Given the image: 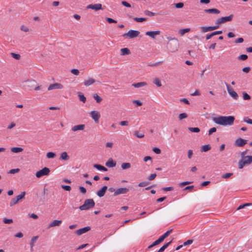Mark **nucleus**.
<instances>
[{
	"label": "nucleus",
	"instance_id": "f257e3e1",
	"mask_svg": "<svg viewBox=\"0 0 252 252\" xmlns=\"http://www.w3.org/2000/svg\"><path fill=\"white\" fill-rule=\"evenodd\" d=\"M234 120L235 118L232 116H220L213 118V121L214 123L221 126H231L234 124Z\"/></svg>",
	"mask_w": 252,
	"mask_h": 252
},
{
	"label": "nucleus",
	"instance_id": "f03ea898",
	"mask_svg": "<svg viewBox=\"0 0 252 252\" xmlns=\"http://www.w3.org/2000/svg\"><path fill=\"white\" fill-rule=\"evenodd\" d=\"M179 47V43L177 39L172 38L171 41L167 44L168 50L172 53L177 51Z\"/></svg>",
	"mask_w": 252,
	"mask_h": 252
},
{
	"label": "nucleus",
	"instance_id": "7ed1b4c3",
	"mask_svg": "<svg viewBox=\"0 0 252 252\" xmlns=\"http://www.w3.org/2000/svg\"><path fill=\"white\" fill-rule=\"evenodd\" d=\"M95 205V202L93 199H87L85 200L84 204L79 207L80 210H89Z\"/></svg>",
	"mask_w": 252,
	"mask_h": 252
},
{
	"label": "nucleus",
	"instance_id": "20e7f679",
	"mask_svg": "<svg viewBox=\"0 0 252 252\" xmlns=\"http://www.w3.org/2000/svg\"><path fill=\"white\" fill-rule=\"evenodd\" d=\"M36 82L34 80H28L23 82V88L27 90H32L36 86Z\"/></svg>",
	"mask_w": 252,
	"mask_h": 252
},
{
	"label": "nucleus",
	"instance_id": "39448f33",
	"mask_svg": "<svg viewBox=\"0 0 252 252\" xmlns=\"http://www.w3.org/2000/svg\"><path fill=\"white\" fill-rule=\"evenodd\" d=\"M252 162V156L244 157L243 159L240 160L238 162L239 168L242 169L247 164H250Z\"/></svg>",
	"mask_w": 252,
	"mask_h": 252
},
{
	"label": "nucleus",
	"instance_id": "423d86ee",
	"mask_svg": "<svg viewBox=\"0 0 252 252\" xmlns=\"http://www.w3.org/2000/svg\"><path fill=\"white\" fill-rule=\"evenodd\" d=\"M139 34V31L130 30L127 32L125 33L123 36L125 38H133L137 37Z\"/></svg>",
	"mask_w": 252,
	"mask_h": 252
},
{
	"label": "nucleus",
	"instance_id": "0eeeda50",
	"mask_svg": "<svg viewBox=\"0 0 252 252\" xmlns=\"http://www.w3.org/2000/svg\"><path fill=\"white\" fill-rule=\"evenodd\" d=\"M234 17L233 14H230L228 16L222 17L218 19L216 21V24L219 26L220 25L227 22L231 21Z\"/></svg>",
	"mask_w": 252,
	"mask_h": 252
},
{
	"label": "nucleus",
	"instance_id": "6e6552de",
	"mask_svg": "<svg viewBox=\"0 0 252 252\" xmlns=\"http://www.w3.org/2000/svg\"><path fill=\"white\" fill-rule=\"evenodd\" d=\"M50 172V169L48 167H45L41 170L38 171L36 173L35 176L37 178H39L43 176L48 175L49 174Z\"/></svg>",
	"mask_w": 252,
	"mask_h": 252
},
{
	"label": "nucleus",
	"instance_id": "1a4fd4ad",
	"mask_svg": "<svg viewBox=\"0 0 252 252\" xmlns=\"http://www.w3.org/2000/svg\"><path fill=\"white\" fill-rule=\"evenodd\" d=\"M89 114L96 124L99 123V120L100 118V114L99 112L97 111H92L89 113Z\"/></svg>",
	"mask_w": 252,
	"mask_h": 252
},
{
	"label": "nucleus",
	"instance_id": "9d476101",
	"mask_svg": "<svg viewBox=\"0 0 252 252\" xmlns=\"http://www.w3.org/2000/svg\"><path fill=\"white\" fill-rule=\"evenodd\" d=\"M227 90L230 95L233 97L234 99H237L238 98V95L236 92L233 89V88L228 84H226Z\"/></svg>",
	"mask_w": 252,
	"mask_h": 252
},
{
	"label": "nucleus",
	"instance_id": "9b49d317",
	"mask_svg": "<svg viewBox=\"0 0 252 252\" xmlns=\"http://www.w3.org/2000/svg\"><path fill=\"white\" fill-rule=\"evenodd\" d=\"M94 83H97V84H100L101 83L99 81L95 80L93 78H89L87 80H86L84 81L83 84L85 86H89Z\"/></svg>",
	"mask_w": 252,
	"mask_h": 252
},
{
	"label": "nucleus",
	"instance_id": "f8f14e48",
	"mask_svg": "<svg viewBox=\"0 0 252 252\" xmlns=\"http://www.w3.org/2000/svg\"><path fill=\"white\" fill-rule=\"evenodd\" d=\"M219 26H209V27H201V32H206L209 31H212L218 29Z\"/></svg>",
	"mask_w": 252,
	"mask_h": 252
},
{
	"label": "nucleus",
	"instance_id": "ddd939ff",
	"mask_svg": "<svg viewBox=\"0 0 252 252\" xmlns=\"http://www.w3.org/2000/svg\"><path fill=\"white\" fill-rule=\"evenodd\" d=\"M129 189L126 188H121L117 189L114 193V196H117L121 194L126 193Z\"/></svg>",
	"mask_w": 252,
	"mask_h": 252
},
{
	"label": "nucleus",
	"instance_id": "4468645a",
	"mask_svg": "<svg viewBox=\"0 0 252 252\" xmlns=\"http://www.w3.org/2000/svg\"><path fill=\"white\" fill-rule=\"evenodd\" d=\"M62 88H63V86L61 84L56 83L50 85L48 88V90L50 91L54 89H61Z\"/></svg>",
	"mask_w": 252,
	"mask_h": 252
},
{
	"label": "nucleus",
	"instance_id": "2eb2a0df",
	"mask_svg": "<svg viewBox=\"0 0 252 252\" xmlns=\"http://www.w3.org/2000/svg\"><path fill=\"white\" fill-rule=\"evenodd\" d=\"M87 8L91 9L97 11L98 10L102 9V5L100 3H97L94 4H89L87 6Z\"/></svg>",
	"mask_w": 252,
	"mask_h": 252
},
{
	"label": "nucleus",
	"instance_id": "dca6fc26",
	"mask_svg": "<svg viewBox=\"0 0 252 252\" xmlns=\"http://www.w3.org/2000/svg\"><path fill=\"white\" fill-rule=\"evenodd\" d=\"M91 230L90 226H87L77 230L75 233L78 235H81Z\"/></svg>",
	"mask_w": 252,
	"mask_h": 252
},
{
	"label": "nucleus",
	"instance_id": "f3484780",
	"mask_svg": "<svg viewBox=\"0 0 252 252\" xmlns=\"http://www.w3.org/2000/svg\"><path fill=\"white\" fill-rule=\"evenodd\" d=\"M160 34V31H148L146 32L145 34L150 36L152 38H155L156 36Z\"/></svg>",
	"mask_w": 252,
	"mask_h": 252
},
{
	"label": "nucleus",
	"instance_id": "a211bd4d",
	"mask_svg": "<svg viewBox=\"0 0 252 252\" xmlns=\"http://www.w3.org/2000/svg\"><path fill=\"white\" fill-rule=\"evenodd\" d=\"M247 143V140L239 138L235 141V145L238 147H243Z\"/></svg>",
	"mask_w": 252,
	"mask_h": 252
},
{
	"label": "nucleus",
	"instance_id": "6ab92c4d",
	"mask_svg": "<svg viewBox=\"0 0 252 252\" xmlns=\"http://www.w3.org/2000/svg\"><path fill=\"white\" fill-rule=\"evenodd\" d=\"M85 127V125L84 124L78 125L73 126L71 128V130L73 131H76L78 130H83L84 129Z\"/></svg>",
	"mask_w": 252,
	"mask_h": 252
},
{
	"label": "nucleus",
	"instance_id": "aec40b11",
	"mask_svg": "<svg viewBox=\"0 0 252 252\" xmlns=\"http://www.w3.org/2000/svg\"><path fill=\"white\" fill-rule=\"evenodd\" d=\"M62 222V221L61 220H54L49 224L48 228L56 226H60Z\"/></svg>",
	"mask_w": 252,
	"mask_h": 252
},
{
	"label": "nucleus",
	"instance_id": "412c9836",
	"mask_svg": "<svg viewBox=\"0 0 252 252\" xmlns=\"http://www.w3.org/2000/svg\"><path fill=\"white\" fill-rule=\"evenodd\" d=\"M107 189V186H103L101 189H100L99 190H98L97 192V195L100 197L103 196L105 193V192H106Z\"/></svg>",
	"mask_w": 252,
	"mask_h": 252
},
{
	"label": "nucleus",
	"instance_id": "4be33fe9",
	"mask_svg": "<svg viewBox=\"0 0 252 252\" xmlns=\"http://www.w3.org/2000/svg\"><path fill=\"white\" fill-rule=\"evenodd\" d=\"M105 165L108 167H114L116 166V163L113 161L112 158H110L106 162Z\"/></svg>",
	"mask_w": 252,
	"mask_h": 252
},
{
	"label": "nucleus",
	"instance_id": "5701e85b",
	"mask_svg": "<svg viewBox=\"0 0 252 252\" xmlns=\"http://www.w3.org/2000/svg\"><path fill=\"white\" fill-rule=\"evenodd\" d=\"M173 229H171L167 231H166L164 234H163L162 236H161L159 238L160 239V240L163 242L164 240L167 238L172 232Z\"/></svg>",
	"mask_w": 252,
	"mask_h": 252
},
{
	"label": "nucleus",
	"instance_id": "b1692460",
	"mask_svg": "<svg viewBox=\"0 0 252 252\" xmlns=\"http://www.w3.org/2000/svg\"><path fill=\"white\" fill-rule=\"evenodd\" d=\"M204 11L207 13L219 14L220 13V11L216 8L205 9Z\"/></svg>",
	"mask_w": 252,
	"mask_h": 252
},
{
	"label": "nucleus",
	"instance_id": "393cba45",
	"mask_svg": "<svg viewBox=\"0 0 252 252\" xmlns=\"http://www.w3.org/2000/svg\"><path fill=\"white\" fill-rule=\"evenodd\" d=\"M60 158L61 160H67L69 159V157L66 152H64L61 153Z\"/></svg>",
	"mask_w": 252,
	"mask_h": 252
},
{
	"label": "nucleus",
	"instance_id": "a878e982",
	"mask_svg": "<svg viewBox=\"0 0 252 252\" xmlns=\"http://www.w3.org/2000/svg\"><path fill=\"white\" fill-rule=\"evenodd\" d=\"M147 83L145 82H138L132 84V86L135 88H140L147 85Z\"/></svg>",
	"mask_w": 252,
	"mask_h": 252
},
{
	"label": "nucleus",
	"instance_id": "bb28decb",
	"mask_svg": "<svg viewBox=\"0 0 252 252\" xmlns=\"http://www.w3.org/2000/svg\"><path fill=\"white\" fill-rule=\"evenodd\" d=\"M130 54V51L127 48H124L121 49V55L122 56L127 55Z\"/></svg>",
	"mask_w": 252,
	"mask_h": 252
},
{
	"label": "nucleus",
	"instance_id": "cd10ccee",
	"mask_svg": "<svg viewBox=\"0 0 252 252\" xmlns=\"http://www.w3.org/2000/svg\"><path fill=\"white\" fill-rule=\"evenodd\" d=\"M172 243V241L166 243L162 246L157 252H163Z\"/></svg>",
	"mask_w": 252,
	"mask_h": 252
},
{
	"label": "nucleus",
	"instance_id": "c85d7f7f",
	"mask_svg": "<svg viewBox=\"0 0 252 252\" xmlns=\"http://www.w3.org/2000/svg\"><path fill=\"white\" fill-rule=\"evenodd\" d=\"M38 236H34L32 238L31 243H30V246H31V251H32L33 250V247L34 246V243L36 241V240L38 239Z\"/></svg>",
	"mask_w": 252,
	"mask_h": 252
},
{
	"label": "nucleus",
	"instance_id": "c756f323",
	"mask_svg": "<svg viewBox=\"0 0 252 252\" xmlns=\"http://www.w3.org/2000/svg\"><path fill=\"white\" fill-rule=\"evenodd\" d=\"M23 151V149L21 147H13L11 149V151L14 153H18Z\"/></svg>",
	"mask_w": 252,
	"mask_h": 252
},
{
	"label": "nucleus",
	"instance_id": "7c9ffc66",
	"mask_svg": "<svg viewBox=\"0 0 252 252\" xmlns=\"http://www.w3.org/2000/svg\"><path fill=\"white\" fill-rule=\"evenodd\" d=\"M78 96L79 97V100L83 102V103H85L86 102V97L84 95V94L82 93H81L80 92L78 93Z\"/></svg>",
	"mask_w": 252,
	"mask_h": 252
},
{
	"label": "nucleus",
	"instance_id": "2f4dec72",
	"mask_svg": "<svg viewBox=\"0 0 252 252\" xmlns=\"http://www.w3.org/2000/svg\"><path fill=\"white\" fill-rule=\"evenodd\" d=\"M93 97L96 101V102L97 103H100L102 100V98L100 97L97 94H93Z\"/></svg>",
	"mask_w": 252,
	"mask_h": 252
},
{
	"label": "nucleus",
	"instance_id": "473e14b6",
	"mask_svg": "<svg viewBox=\"0 0 252 252\" xmlns=\"http://www.w3.org/2000/svg\"><path fill=\"white\" fill-rule=\"evenodd\" d=\"M211 149L210 145H205L201 147V151L202 152H206L210 150Z\"/></svg>",
	"mask_w": 252,
	"mask_h": 252
},
{
	"label": "nucleus",
	"instance_id": "72a5a7b5",
	"mask_svg": "<svg viewBox=\"0 0 252 252\" xmlns=\"http://www.w3.org/2000/svg\"><path fill=\"white\" fill-rule=\"evenodd\" d=\"M161 242H162V241L160 240V239L159 238H158V240H157L156 241L154 242L151 245H150L148 247V249H151L152 247H153L154 246H155L156 245L159 244Z\"/></svg>",
	"mask_w": 252,
	"mask_h": 252
},
{
	"label": "nucleus",
	"instance_id": "f704fd0d",
	"mask_svg": "<svg viewBox=\"0 0 252 252\" xmlns=\"http://www.w3.org/2000/svg\"><path fill=\"white\" fill-rule=\"evenodd\" d=\"M25 194H26V192L25 191H23L20 194L17 195L15 197V198L17 199V200L19 201L20 200L25 198Z\"/></svg>",
	"mask_w": 252,
	"mask_h": 252
},
{
	"label": "nucleus",
	"instance_id": "c9c22d12",
	"mask_svg": "<svg viewBox=\"0 0 252 252\" xmlns=\"http://www.w3.org/2000/svg\"><path fill=\"white\" fill-rule=\"evenodd\" d=\"M130 163L128 162L123 163L121 165V167L123 169H128L130 167Z\"/></svg>",
	"mask_w": 252,
	"mask_h": 252
},
{
	"label": "nucleus",
	"instance_id": "e433bc0d",
	"mask_svg": "<svg viewBox=\"0 0 252 252\" xmlns=\"http://www.w3.org/2000/svg\"><path fill=\"white\" fill-rule=\"evenodd\" d=\"M134 134L135 136H136L138 138H143L144 137V134L142 132H140L138 131H135Z\"/></svg>",
	"mask_w": 252,
	"mask_h": 252
},
{
	"label": "nucleus",
	"instance_id": "4c0bfd02",
	"mask_svg": "<svg viewBox=\"0 0 252 252\" xmlns=\"http://www.w3.org/2000/svg\"><path fill=\"white\" fill-rule=\"evenodd\" d=\"M133 19L134 21L137 22H143L147 21V19L146 18H137L134 17L133 18Z\"/></svg>",
	"mask_w": 252,
	"mask_h": 252
},
{
	"label": "nucleus",
	"instance_id": "58836bf2",
	"mask_svg": "<svg viewBox=\"0 0 252 252\" xmlns=\"http://www.w3.org/2000/svg\"><path fill=\"white\" fill-rule=\"evenodd\" d=\"M144 13L145 15L148 16L149 17H153L155 15V13L151 12L150 11H149L148 10H146L144 11Z\"/></svg>",
	"mask_w": 252,
	"mask_h": 252
},
{
	"label": "nucleus",
	"instance_id": "ea45409f",
	"mask_svg": "<svg viewBox=\"0 0 252 252\" xmlns=\"http://www.w3.org/2000/svg\"><path fill=\"white\" fill-rule=\"evenodd\" d=\"M46 157L48 158H53L56 157V154L53 152H48L46 154Z\"/></svg>",
	"mask_w": 252,
	"mask_h": 252
},
{
	"label": "nucleus",
	"instance_id": "a19ab883",
	"mask_svg": "<svg viewBox=\"0 0 252 252\" xmlns=\"http://www.w3.org/2000/svg\"><path fill=\"white\" fill-rule=\"evenodd\" d=\"M189 28H186V29H181L179 31V33L181 35H183L185 33L188 32L190 31Z\"/></svg>",
	"mask_w": 252,
	"mask_h": 252
},
{
	"label": "nucleus",
	"instance_id": "79ce46f5",
	"mask_svg": "<svg viewBox=\"0 0 252 252\" xmlns=\"http://www.w3.org/2000/svg\"><path fill=\"white\" fill-rule=\"evenodd\" d=\"M18 201L15 198H13L9 203V206L12 207L18 203Z\"/></svg>",
	"mask_w": 252,
	"mask_h": 252
},
{
	"label": "nucleus",
	"instance_id": "37998d69",
	"mask_svg": "<svg viewBox=\"0 0 252 252\" xmlns=\"http://www.w3.org/2000/svg\"><path fill=\"white\" fill-rule=\"evenodd\" d=\"M154 83L155 84H156L158 87H161V82L160 81V80L158 78H156L154 79Z\"/></svg>",
	"mask_w": 252,
	"mask_h": 252
},
{
	"label": "nucleus",
	"instance_id": "c03bdc74",
	"mask_svg": "<svg viewBox=\"0 0 252 252\" xmlns=\"http://www.w3.org/2000/svg\"><path fill=\"white\" fill-rule=\"evenodd\" d=\"M243 97L244 100H249L251 99V96L246 92H243Z\"/></svg>",
	"mask_w": 252,
	"mask_h": 252
},
{
	"label": "nucleus",
	"instance_id": "a18cd8bd",
	"mask_svg": "<svg viewBox=\"0 0 252 252\" xmlns=\"http://www.w3.org/2000/svg\"><path fill=\"white\" fill-rule=\"evenodd\" d=\"M3 222L5 224H10L13 222V220L11 219L4 218Z\"/></svg>",
	"mask_w": 252,
	"mask_h": 252
},
{
	"label": "nucleus",
	"instance_id": "49530a36",
	"mask_svg": "<svg viewBox=\"0 0 252 252\" xmlns=\"http://www.w3.org/2000/svg\"><path fill=\"white\" fill-rule=\"evenodd\" d=\"M189 129L192 132H199L200 131V129L198 127H189Z\"/></svg>",
	"mask_w": 252,
	"mask_h": 252
},
{
	"label": "nucleus",
	"instance_id": "de8ad7c7",
	"mask_svg": "<svg viewBox=\"0 0 252 252\" xmlns=\"http://www.w3.org/2000/svg\"><path fill=\"white\" fill-rule=\"evenodd\" d=\"M187 117L188 115L185 113H181L179 115V119L180 120H182L184 119L187 118Z\"/></svg>",
	"mask_w": 252,
	"mask_h": 252
},
{
	"label": "nucleus",
	"instance_id": "09e8293b",
	"mask_svg": "<svg viewBox=\"0 0 252 252\" xmlns=\"http://www.w3.org/2000/svg\"><path fill=\"white\" fill-rule=\"evenodd\" d=\"M248 59V56L245 54H242L238 57L239 60L245 61Z\"/></svg>",
	"mask_w": 252,
	"mask_h": 252
},
{
	"label": "nucleus",
	"instance_id": "8fccbe9b",
	"mask_svg": "<svg viewBox=\"0 0 252 252\" xmlns=\"http://www.w3.org/2000/svg\"><path fill=\"white\" fill-rule=\"evenodd\" d=\"M11 56L13 58H14L16 60H19L20 59V57H21L20 54H15V53H11Z\"/></svg>",
	"mask_w": 252,
	"mask_h": 252
},
{
	"label": "nucleus",
	"instance_id": "3c124183",
	"mask_svg": "<svg viewBox=\"0 0 252 252\" xmlns=\"http://www.w3.org/2000/svg\"><path fill=\"white\" fill-rule=\"evenodd\" d=\"M61 187L62 189H64L65 190H66V191H70L71 189V188L69 186L62 185Z\"/></svg>",
	"mask_w": 252,
	"mask_h": 252
},
{
	"label": "nucleus",
	"instance_id": "603ef678",
	"mask_svg": "<svg viewBox=\"0 0 252 252\" xmlns=\"http://www.w3.org/2000/svg\"><path fill=\"white\" fill-rule=\"evenodd\" d=\"M20 169L19 168L12 169L9 171L8 172L9 174H15L19 172Z\"/></svg>",
	"mask_w": 252,
	"mask_h": 252
},
{
	"label": "nucleus",
	"instance_id": "864d4df0",
	"mask_svg": "<svg viewBox=\"0 0 252 252\" xmlns=\"http://www.w3.org/2000/svg\"><path fill=\"white\" fill-rule=\"evenodd\" d=\"M232 175L233 173H225L222 176V178L224 179H228L230 178Z\"/></svg>",
	"mask_w": 252,
	"mask_h": 252
},
{
	"label": "nucleus",
	"instance_id": "5fc2aeb1",
	"mask_svg": "<svg viewBox=\"0 0 252 252\" xmlns=\"http://www.w3.org/2000/svg\"><path fill=\"white\" fill-rule=\"evenodd\" d=\"M149 183L148 182H146V181L142 182L139 183L138 186L140 187H143L147 186V185H149Z\"/></svg>",
	"mask_w": 252,
	"mask_h": 252
},
{
	"label": "nucleus",
	"instance_id": "6e6d98bb",
	"mask_svg": "<svg viewBox=\"0 0 252 252\" xmlns=\"http://www.w3.org/2000/svg\"><path fill=\"white\" fill-rule=\"evenodd\" d=\"M71 72L75 75H78L79 73V71L77 69H72L71 70Z\"/></svg>",
	"mask_w": 252,
	"mask_h": 252
},
{
	"label": "nucleus",
	"instance_id": "4d7b16f0",
	"mask_svg": "<svg viewBox=\"0 0 252 252\" xmlns=\"http://www.w3.org/2000/svg\"><path fill=\"white\" fill-rule=\"evenodd\" d=\"M191 183V182H188V181L183 182L180 183L179 184V186L180 187H183L185 185H187L190 184Z\"/></svg>",
	"mask_w": 252,
	"mask_h": 252
},
{
	"label": "nucleus",
	"instance_id": "13d9d810",
	"mask_svg": "<svg viewBox=\"0 0 252 252\" xmlns=\"http://www.w3.org/2000/svg\"><path fill=\"white\" fill-rule=\"evenodd\" d=\"M20 29L21 31H22L24 32H28L29 31V28L25 26L24 25H22Z\"/></svg>",
	"mask_w": 252,
	"mask_h": 252
},
{
	"label": "nucleus",
	"instance_id": "bf43d9fd",
	"mask_svg": "<svg viewBox=\"0 0 252 252\" xmlns=\"http://www.w3.org/2000/svg\"><path fill=\"white\" fill-rule=\"evenodd\" d=\"M157 176V174L156 173L152 174L150 176H149L148 179L150 181L153 180Z\"/></svg>",
	"mask_w": 252,
	"mask_h": 252
},
{
	"label": "nucleus",
	"instance_id": "052dcab7",
	"mask_svg": "<svg viewBox=\"0 0 252 252\" xmlns=\"http://www.w3.org/2000/svg\"><path fill=\"white\" fill-rule=\"evenodd\" d=\"M106 20L109 23H117V21H116L111 18H106Z\"/></svg>",
	"mask_w": 252,
	"mask_h": 252
},
{
	"label": "nucleus",
	"instance_id": "680f3d73",
	"mask_svg": "<svg viewBox=\"0 0 252 252\" xmlns=\"http://www.w3.org/2000/svg\"><path fill=\"white\" fill-rule=\"evenodd\" d=\"M121 3L124 6L126 7H131V5L126 1H122Z\"/></svg>",
	"mask_w": 252,
	"mask_h": 252
},
{
	"label": "nucleus",
	"instance_id": "e2e57ef3",
	"mask_svg": "<svg viewBox=\"0 0 252 252\" xmlns=\"http://www.w3.org/2000/svg\"><path fill=\"white\" fill-rule=\"evenodd\" d=\"M217 130V129L216 127H212L210 128L208 131V134L209 135H211L213 132H216Z\"/></svg>",
	"mask_w": 252,
	"mask_h": 252
},
{
	"label": "nucleus",
	"instance_id": "0e129e2a",
	"mask_svg": "<svg viewBox=\"0 0 252 252\" xmlns=\"http://www.w3.org/2000/svg\"><path fill=\"white\" fill-rule=\"evenodd\" d=\"M93 166H94V168H96V169H97V170H101L102 168V167H103V166H102V165H100V164H94V165H93Z\"/></svg>",
	"mask_w": 252,
	"mask_h": 252
},
{
	"label": "nucleus",
	"instance_id": "69168bd1",
	"mask_svg": "<svg viewBox=\"0 0 252 252\" xmlns=\"http://www.w3.org/2000/svg\"><path fill=\"white\" fill-rule=\"evenodd\" d=\"M243 121L249 124H252V120L248 118V117L245 118Z\"/></svg>",
	"mask_w": 252,
	"mask_h": 252
},
{
	"label": "nucleus",
	"instance_id": "338daca9",
	"mask_svg": "<svg viewBox=\"0 0 252 252\" xmlns=\"http://www.w3.org/2000/svg\"><path fill=\"white\" fill-rule=\"evenodd\" d=\"M153 151L154 153H155L157 154H159L161 153V150L158 148H154L153 149Z\"/></svg>",
	"mask_w": 252,
	"mask_h": 252
},
{
	"label": "nucleus",
	"instance_id": "774afa93",
	"mask_svg": "<svg viewBox=\"0 0 252 252\" xmlns=\"http://www.w3.org/2000/svg\"><path fill=\"white\" fill-rule=\"evenodd\" d=\"M184 6V3L183 2H179L175 4V7L177 8H181Z\"/></svg>",
	"mask_w": 252,
	"mask_h": 252
}]
</instances>
